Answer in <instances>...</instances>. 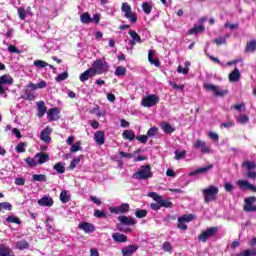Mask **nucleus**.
Wrapping results in <instances>:
<instances>
[{
    "mask_svg": "<svg viewBox=\"0 0 256 256\" xmlns=\"http://www.w3.org/2000/svg\"><path fill=\"white\" fill-rule=\"evenodd\" d=\"M230 83H237L241 79V73L239 69L235 68L228 76Z\"/></svg>",
    "mask_w": 256,
    "mask_h": 256,
    "instance_id": "a878e982",
    "label": "nucleus"
},
{
    "mask_svg": "<svg viewBox=\"0 0 256 256\" xmlns=\"http://www.w3.org/2000/svg\"><path fill=\"white\" fill-rule=\"evenodd\" d=\"M152 177L151 164L142 165L140 170L132 175V179H137L138 181H147V179H151Z\"/></svg>",
    "mask_w": 256,
    "mask_h": 256,
    "instance_id": "f257e3e1",
    "label": "nucleus"
},
{
    "mask_svg": "<svg viewBox=\"0 0 256 256\" xmlns=\"http://www.w3.org/2000/svg\"><path fill=\"white\" fill-rule=\"evenodd\" d=\"M71 153H77V151H81V142H76L74 145L70 148Z\"/></svg>",
    "mask_w": 256,
    "mask_h": 256,
    "instance_id": "4d7b16f0",
    "label": "nucleus"
},
{
    "mask_svg": "<svg viewBox=\"0 0 256 256\" xmlns=\"http://www.w3.org/2000/svg\"><path fill=\"white\" fill-rule=\"evenodd\" d=\"M37 105V117H39V119H42V117L45 116V114L47 113V106H45V102L44 101H38L36 103Z\"/></svg>",
    "mask_w": 256,
    "mask_h": 256,
    "instance_id": "6ab92c4d",
    "label": "nucleus"
},
{
    "mask_svg": "<svg viewBox=\"0 0 256 256\" xmlns=\"http://www.w3.org/2000/svg\"><path fill=\"white\" fill-rule=\"evenodd\" d=\"M78 227L86 233H93L95 231V226L89 222H82Z\"/></svg>",
    "mask_w": 256,
    "mask_h": 256,
    "instance_id": "5701e85b",
    "label": "nucleus"
},
{
    "mask_svg": "<svg viewBox=\"0 0 256 256\" xmlns=\"http://www.w3.org/2000/svg\"><path fill=\"white\" fill-rule=\"evenodd\" d=\"M218 231H219V227L217 226L209 227L198 236V240L202 241V243H207V239L211 237H215Z\"/></svg>",
    "mask_w": 256,
    "mask_h": 256,
    "instance_id": "39448f33",
    "label": "nucleus"
},
{
    "mask_svg": "<svg viewBox=\"0 0 256 256\" xmlns=\"http://www.w3.org/2000/svg\"><path fill=\"white\" fill-rule=\"evenodd\" d=\"M0 256H15V253L9 246L0 244Z\"/></svg>",
    "mask_w": 256,
    "mask_h": 256,
    "instance_id": "4be33fe9",
    "label": "nucleus"
},
{
    "mask_svg": "<svg viewBox=\"0 0 256 256\" xmlns=\"http://www.w3.org/2000/svg\"><path fill=\"white\" fill-rule=\"evenodd\" d=\"M128 34L132 38L131 45H135V43H143V40H141V36H139V34L135 32V30H130Z\"/></svg>",
    "mask_w": 256,
    "mask_h": 256,
    "instance_id": "cd10ccee",
    "label": "nucleus"
},
{
    "mask_svg": "<svg viewBox=\"0 0 256 256\" xmlns=\"http://www.w3.org/2000/svg\"><path fill=\"white\" fill-rule=\"evenodd\" d=\"M233 109H235L236 111H245V104L241 103V104H236L233 106Z\"/></svg>",
    "mask_w": 256,
    "mask_h": 256,
    "instance_id": "774afa93",
    "label": "nucleus"
},
{
    "mask_svg": "<svg viewBox=\"0 0 256 256\" xmlns=\"http://www.w3.org/2000/svg\"><path fill=\"white\" fill-rule=\"evenodd\" d=\"M70 197L67 195V191L63 190L61 193H60V201L62 203H69L70 201Z\"/></svg>",
    "mask_w": 256,
    "mask_h": 256,
    "instance_id": "603ef678",
    "label": "nucleus"
},
{
    "mask_svg": "<svg viewBox=\"0 0 256 256\" xmlns=\"http://www.w3.org/2000/svg\"><path fill=\"white\" fill-rule=\"evenodd\" d=\"M113 241L116 243H127V236L125 234H121L119 232L112 234Z\"/></svg>",
    "mask_w": 256,
    "mask_h": 256,
    "instance_id": "c85d7f7f",
    "label": "nucleus"
},
{
    "mask_svg": "<svg viewBox=\"0 0 256 256\" xmlns=\"http://www.w3.org/2000/svg\"><path fill=\"white\" fill-rule=\"evenodd\" d=\"M38 205H40V207H52L53 198H49L47 196H44L40 200H38Z\"/></svg>",
    "mask_w": 256,
    "mask_h": 256,
    "instance_id": "bb28decb",
    "label": "nucleus"
},
{
    "mask_svg": "<svg viewBox=\"0 0 256 256\" xmlns=\"http://www.w3.org/2000/svg\"><path fill=\"white\" fill-rule=\"evenodd\" d=\"M25 162L27 163L28 167H36L38 162L35 160V158L27 157L25 159Z\"/></svg>",
    "mask_w": 256,
    "mask_h": 256,
    "instance_id": "864d4df0",
    "label": "nucleus"
},
{
    "mask_svg": "<svg viewBox=\"0 0 256 256\" xmlns=\"http://www.w3.org/2000/svg\"><path fill=\"white\" fill-rule=\"evenodd\" d=\"M238 123H240L241 125H247V123H249V116L245 114H240L238 117Z\"/></svg>",
    "mask_w": 256,
    "mask_h": 256,
    "instance_id": "8fccbe9b",
    "label": "nucleus"
},
{
    "mask_svg": "<svg viewBox=\"0 0 256 256\" xmlns=\"http://www.w3.org/2000/svg\"><path fill=\"white\" fill-rule=\"evenodd\" d=\"M15 185H18L19 187H23V185H25V178L23 177L16 178Z\"/></svg>",
    "mask_w": 256,
    "mask_h": 256,
    "instance_id": "69168bd1",
    "label": "nucleus"
},
{
    "mask_svg": "<svg viewBox=\"0 0 256 256\" xmlns=\"http://www.w3.org/2000/svg\"><path fill=\"white\" fill-rule=\"evenodd\" d=\"M34 159H38V165H43V163H47L49 161V154L44 152H39L34 156Z\"/></svg>",
    "mask_w": 256,
    "mask_h": 256,
    "instance_id": "412c9836",
    "label": "nucleus"
},
{
    "mask_svg": "<svg viewBox=\"0 0 256 256\" xmlns=\"http://www.w3.org/2000/svg\"><path fill=\"white\" fill-rule=\"evenodd\" d=\"M24 99L27 101H35V95H33L30 90H26Z\"/></svg>",
    "mask_w": 256,
    "mask_h": 256,
    "instance_id": "052dcab7",
    "label": "nucleus"
},
{
    "mask_svg": "<svg viewBox=\"0 0 256 256\" xmlns=\"http://www.w3.org/2000/svg\"><path fill=\"white\" fill-rule=\"evenodd\" d=\"M242 167H245L247 171H254L256 169V163L255 161H244Z\"/></svg>",
    "mask_w": 256,
    "mask_h": 256,
    "instance_id": "4c0bfd02",
    "label": "nucleus"
},
{
    "mask_svg": "<svg viewBox=\"0 0 256 256\" xmlns=\"http://www.w3.org/2000/svg\"><path fill=\"white\" fill-rule=\"evenodd\" d=\"M8 51L9 53H16L17 55H21V50H19L15 45H9Z\"/></svg>",
    "mask_w": 256,
    "mask_h": 256,
    "instance_id": "bf43d9fd",
    "label": "nucleus"
},
{
    "mask_svg": "<svg viewBox=\"0 0 256 256\" xmlns=\"http://www.w3.org/2000/svg\"><path fill=\"white\" fill-rule=\"evenodd\" d=\"M51 133H53V128L47 126V127L40 133V139H41V141H44V143H49V141H51V137H49V135H51Z\"/></svg>",
    "mask_w": 256,
    "mask_h": 256,
    "instance_id": "f3484780",
    "label": "nucleus"
},
{
    "mask_svg": "<svg viewBox=\"0 0 256 256\" xmlns=\"http://www.w3.org/2000/svg\"><path fill=\"white\" fill-rule=\"evenodd\" d=\"M161 129L164 131V133L166 134H171L175 132V128H173V126H171V124L167 123V122H163L161 124Z\"/></svg>",
    "mask_w": 256,
    "mask_h": 256,
    "instance_id": "473e14b6",
    "label": "nucleus"
},
{
    "mask_svg": "<svg viewBox=\"0 0 256 256\" xmlns=\"http://www.w3.org/2000/svg\"><path fill=\"white\" fill-rule=\"evenodd\" d=\"M137 141H139L140 143H147V141H149V136L146 135H140V136H136Z\"/></svg>",
    "mask_w": 256,
    "mask_h": 256,
    "instance_id": "e2e57ef3",
    "label": "nucleus"
},
{
    "mask_svg": "<svg viewBox=\"0 0 256 256\" xmlns=\"http://www.w3.org/2000/svg\"><path fill=\"white\" fill-rule=\"evenodd\" d=\"M14 80L11 75L4 74L0 76V95H5V85H13Z\"/></svg>",
    "mask_w": 256,
    "mask_h": 256,
    "instance_id": "6e6552de",
    "label": "nucleus"
},
{
    "mask_svg": "<svg viewBox=\"0 0 256 256\" xmlns=\"http://www.w3.org/2000/svg\"><path fill=\"white\" fill-rule=\"evenodd\" d=\"M256 51V40L252 39L246 43L245 52L246 53H255Z\"/></svg>",
    "mask_w": 256,
    "mask_h": 256,
    "instance_id": "7c9ffc66",
    "label": "nucleus"
},
{
    "mask_svg": "<svg viewBox=\"0 0 256 256\" xmlns=\"http://www.w3.org/2000/svg\"><path fill=\"white\" fill-rule=\"evenodd\" d=\"M18 17L21 19V21H25L27 17V10H25L23 7L18 8Z\"/></svg>",
    "mask_w": 256,
    "mask_h": 256,
    "instance_id": "3c124183",
    "label": "nucleus"
},
{
    "mask_svg": "<svg viewBox=\"0 0 256 256\" xmlns=\"http://www.w3.org/2000/svg\"><path fill=\"white\" fill-rule=\"evenodd\" d=\"M157 135H159V128H157L156 126L151 127L147 131V136L148 137H157Z\"/></svg>",
    "mask_w": 256,
    "mask_h": 256,
    "instance_id": "a18cd8bd",
    "label": "nucleus"
},
{
    "mask_svg": "<svg viewBox=\"0 0 256 256\" xmlns=\"http://www.w3.org/2000/svg\"><path fill=\"white\" fill-rule=\"evenodd\" d=\"M135 216L137 219H143L147 217V210L146 209H137L135 212Z\"/></svg>",
    "mask_w": 256,
    "mask_h": 256,
    "instance_id": "49530a36",
    "label": "nucleus"
},
{
    "mask_svg": "<svg viewBox=\"0 0 256 256\" xmlns=\"http://www.w3.org/2000/svg\"><path fill=\"white\" fill-rule=\"evenodd\" d=\"M244 211L246 213H255L256 212V206L253 205V203H256V197L255 196H250L248 198L244 199Z\"/></svg>",
    "mask_w": 256,
    "mask_h": 256,
    "instance_id": "1a4fd4ad",
    "label": "nucleus"
},
{
    "mask_svg": "<svg viewBox=\"0 0 256 256\" xmlns=\"http://www.w3.org/2000/svg\"><path fill=\"white\" fill-rule=\"evenodd\" d=\"M142 9L144 13H146V15L151 14V11H153V7L151 6V4H149V2H144L142 4Z\"/></svg>",
    "mask_w": 256,
    "mask_h": 256,
    "instance_id": "09e8293b",
    "label": "nucleus"
},
{
    "mask_svg": "<svg viewBox=\"0 0 256 256\" xmlns=\"http://www.w3.org/2000/svg\"><path fill=\"white\" fill-rule=\"evenodd\" d=\"M34 67H37V69H45V67H49V63L45 60H36L34 61Z\"/></svg>",
    "mask_w": 256,
    "mask_h": 256,
    "instance_id": "79ce46f5",
    "label": "nucleus"
},
{
    "mask_svg": "<svg viewBox=\"0 0 256 256\" xmlns=\"http://www.w3.org/2000/svg\"><path fill=\"white\" fill-rule=\"evenodd\" d=\"M94 217H97L98 219H106L107 214L105 213V211L95 210Z\"/></svg>",
    "mask_w": 256,
    "mask_h": 256,
    "instance_id": "5fc2aeb1",
    "label": "nucleus"
},
{
    "mask_svg": "<svg viewBox=\"0 0 256 256\" xmlns=\"http://www.w3.org/2000/svg\"><path fill=\"white\" fill-rule=\"evenodd\" d=\"M59 113H61V111L57 107L49 109L47 111L48 121H59Z\"/></svg>",
    "mask_w": 256,
    "mask_h": 256,
    "instance_id": "4468645a",
    "label": "nucleus"
},
{
    "mask_svg": "<svg viewBox=\"0 0 256 256\" xmlns=\"http://www.w3.org/2000/svg\"><path fill=\"white\" fill-rule=\"evenodd\" d=\"M203 195L205 203H211V201H215L217 199V195H219V188L211 185L203 190Z\"/></svg>",
    "mask_w": 256,
    "mask_h": 256,
    "instance_id": "7ed1b4c3",
    "label": "nucleus"
},
{
    "mask_svg": "<svg viewBox=\"0 0 256 256\" xmlns=\"http://www.w3.org/2000/svg\"><path fill=\"white\" fill-rule=\"evenodd\" d=\"M156 53H157V51H155V50H149L148 61H149V63H151V65H155V67H160L161 61H159V59L153 58V57H155Z\"/></svg>",
    "mask_w": 256,
    "mask_h": 256,
    "instance_id": "b1692460",
    "label": "nucleus"
},
{
    "mask_svg": "<svg viewBox=\"0 0 256 256\" xmlns=\"http://www.w3.org/2000/svg\"><path fill=\"white\" fill-rule=\"evenodd\" d=\"M25 147H27V143H25V142H20V143L16 146V151H17V153H25Z\"/></svg>",
    "mask_w": 256,
    "mask_h": 256,
    "instance_id": "6e6d98bb",
    "label": "nucleus"
},
{
    "mask_svg": "<svg viewBox=\"0 0 256 256\" xmlns=\"http://www.w3.org/2000/svg\"><path fill=\"white\" fill-rule=\"evenodd\" d=\"M195 219V215L193 214H184L183 216L178 218V229H182L183 231H187V224L191 223Z\"/></svg>",
    "mask_w": 256,
    "mask_h": 256,
    "instance_id": "0eeeda50",
    "label": "nucleus"
},
{
    "mask_svg": "<svg viewBox=\"0 0 256 256\" xmlns=\"http://www.w3.org/2000/svg\"><path fill=\"white\" fill-rule=\"evenodd\" d=\"M95 71L91 70V68L84 71L82 74H80L79 79L81 83H85V81H89V79L95 77Z\"/></svg>",
    "mask_w": 256,
    "mask_h": 256,
    "instance_id": "a211bd4d",
    "label": "nucleus"
},
{
    "mask_svg": "<svg viewBox=\"0 0 256 256\" xmlns=\"http://www.w3.org/2000/svg\"><path fill=\"white\" fill-rule=\"evenodd\" d=\"M118 221L121 225H125L126 227L137 225V220H135V218L126 215L119 216Z\"/></svg>",
    "mask_w": 256,
    "mask_h": 256,
    "instance_id": "ddd939ff",
    "label": "nucleus"
},
{
    "mask_svg": "<svg viewBox=\"0 0 256 256\" xmlns=\"http://www.w3.org/2000/svg\"><path fill=\"white\" fill-rule=\"evenodd\" d=\"M236 256H256V249H246Z\"/></svg>",
    "mask_w": 256,
    "mask_h": 256,
    "instance_id": "37998d69",
    "label": "nucleus"
},
{
    "mask_svg": "<svg viewBox=\"0 0 256 256\" xmlns=\"http://www.w3.org/2000/svg\"><path fill=\"white\" fill-rule=\"evenodd\" d=\"M69 78V73H67V71L60 73L56 78L55 81L57 83H61V81H65L66 79Z\"/></svg>",
    "mask_w": 256,
    "mask_h": 256,
    "instance_id": "de8ad7c7",
    "label": "nucleus"
},
{
    "mask_svg": "<svg viewBox=\"0 0 256 256\" xmlns=\"http://www.w3.org/2000/svg\"><path fill=\"white\" fill-rule=\"evenodd\" d=\"M16 249L23 251L25 249H29V242L26 240H20L16 242Z\"/></svg>",
    "mask_w": 256,
    "mask_h": 256,
    "instance_id": "c9c22d12",
    "label": "nucleus"
},
{
    "mask_svg": "<svg viewBox=\"0 0 256 256\" xmlns=\"http://www.w3.org/2000/svg\"><path fill=\"white\" fill-rule=\"evenodd\" d=\"M193 147L194 149H200L201 153L207 154V153H211V148L209 146H207V143L203 140H196L193 143Z\"/></svg>",
    "mask_w": 256,
    "mask_h": 256,
    "instance_id": "f8f14e48",
    "label": "nucleus"
},
{
    "mask_svg": "<svg viewBox=\"0 0 256 256\" xmlns=\"http://www.w3.org/2000/svg\"><path fill=\"white\" fill-rule=\"evenodd\" d=\"M121 11L124 13V17L129 19L130 23H137V13L133 12L129 3L124 2L121 6Z\"/></svg>",
    "mask_w": 256,
    "mask_h": 256,
    "instance_id": "20e7f679",
    "label": "nucleus"
},
{
    "mask_svg": "<svg viewBox=\"0 0 256 256\" xmlns=\"http://www.w3.org/2000/svg\"><path fill=\"white\" fill-rule=\"evenodd\" d=\"M123 139H127L128 141H133L136 139L135 133H133V130H124L122 133Z\"/></svg>",
    "mask_w": 256,
    "mask_h": 256,
    "instance_id": "72a5a7b5",
    "label": "nucleus"
},
{
    "mask_svg": "<svg viewBox=\"0 0 256 256\" xmlns=\"http://www.w3.org/2000/svg\"><path fill=\"white\" fill-rule=\"evenodd\" d=\"M129 203H122L120 206L118 207H110L109 211L110 213H115L116 215H125V213H129Z\"/></svg>",
    "mask_w": 256,
    "mask_h": 256,
    "instance_id": "9b49d317",
    "label": "nucleus"
},
{
    "mask_svg": "<svg viewBox=\"0 0 256 256\" xmlns=\"http://www.w3.org/2000/svg\"><path fill=\"white\" fill-rule=\"evenodd\" d=\"M90 69L94 71V74L96 75H103V73H107V71H109V63L103 62L101 59H96L92 63V68Z\"/></svg>",
    "mask_w": 256,
    "mask_h": 256,
    "instance_id": "f03ea898",
    "label": "nucleus"
},
{
    "mask_svg": "<svg viewBox=\"0 0 256 256\" xmlns=\"http://www.w3.org/2000/svg\"><path fill=\"white\" fill-rule=\"evenodd\" d=\"M204 88L207 91H214L215 97H225V95H229V90H227V89L219 90V88H217V86H215L213 84H205Z\"/></svg>",
    "mask_w": 256,
    "mask_h": 256,
    "instance_id": "9d476101",
    "label": "nucleus"
},
{
    "mask_svg": "<svg viewBox=\"0 0 256 256\" xmlns=\"http://www.w3.org/2000/svg\"><path fill=\"white\" fill-rule=\"evenodd\" d=\"M33 181H39L41 183H46L47 181V175L45 174H34L32 176Z\"/></svg>",
    "mask_w": 256,
    "mask_h": 256,
    "instance_id": "ea45409f",
    "label": "nucleus"
},
{
    "mask_svg": "<svg viewBox=\"0 0 256 256\" xmlns=\"http://www.w3.org/2000/svg\"><path fill=\"white\" fill-rule=\"evenodd\" d=\"M114 73H115L116 77H123V75H125V73H127V68H125L123 66H118V67H116V70Z\"/></svg>",
    "mask_w": 256,
    "mask_h": 256,
    "instance_id": "c03bdc74",
    "label": "nucleus"
},
{
    "mask_svg": "<svg viewBox=\"0 0 256 256\" xmlns=\"http://www.w3.org/2000/svg\"><path fill=\"white\" fill-rule=\"evenodd\" d=\"M159 101H161L159 96L155 94H149L142 99L141 105L142 107H155Z\"/></svg>",
    "mask_w": 256,
    "mask_h": 256,
    "instance_id": "423d86ee",
    "label": "nucleus"
},
{
    "mask_svg": "<svg viewBox=\"0 0 256 256\" xmlns=\"http://www.w3.org/2000/svg\"><path fill=\"white\" fill-rule=\"evenodd\" d=\"M163 251H173V247L171 246V243L164 242L162 245Z\"/></svg>",
    "mask_w": 256,
    "mask_h": 256,
    "instance_id": "338daca9",
    "label": "nucleus"
},
{
    "mask_svg": "<svg viewBox=\"0 0 256 256\" xmlns=\"http://www.w3.org/2000/svg\"><path fill=\"white\" fill-rule=\"evenodd\" d=\"M94 141L96 142V145H105V131L98 130L94 134Z\"/></svg>",
    "mask_w": 256,
    "mask_h": 256,
    "instance_id": "2eb2a0df",
    "label": "nucleus"
},
{
    "mask_svg": "<svg viewBox=\"0 0 256 256\" xmlns=\"http://www.w3.org/2000/svg\"><path fill=\"white\" fill-rule=\"evenodd\" d=\"M205 31V26L203 25H195L193 28L188 30L187 35H197L199 33H203Z\"/></svg>",
    "mask_w": 256,
    "mask_h": 256,
    "instance_id": "c756f323",
    "label": "nucleus"
},
{
    "mask_svg": "<svg viewBox=\"0 0 256 256\" xmlns=\"http://www.w3.org/2000/svg\"><path fill=\"white\" fill-rule=\"evenodd\" d=\"M6 223H15L16 225H21V219L15 215H10L6 218Z\"/></svg>",
    "mask_w": 256,
    "mask_h": 256,
    "instance_id": "58836bf2",
    "label": "nucleus"
},
{
    "mask_svg": "<svg viewBox=\"0 0 256 256\" xmlns=\"http://www.w3.org/2000/svg\"><path fill=\"white\" fill-rule=\"evenodd\" d=\"M138 249L139 246L128 245L122 249V256H133Z\"/></svg>",
    "mask_w": 256,
    "mask_h": 256,
    "instance_id": "aec40b11",
    "label": "nucleus"
},
{
    "mask_svg": "<svg viewBox=\"0 0 256 256\" xmlns=\"http://www.w3.org/2000/svg\"><path fill=\"white\" fill-rule=\"evenodd\" d=\"M54 171H56L57 173H59L60 175H63V173H65V166L63 165V163L58 162L53 166Z\"/></svg>",
    "mask_w": 256,
    "mask_h": 256,
    "instance_id": "a19ab883",
    "label": "nucleus"
},
{
    "mask_svg": "<svg viewBox=\"0 0 256 256\" xmlns=\"http://www.w3.org/2000/svg\"><path fill=\"white\" fill-rule=\"evenodd\" d=\"M248 179L255 180L256 179V171L248 170L245 175Z\"/></svg>",
    "mask_w": 256,
    "mask_h": 256,
    "instance_id": "0e129e2a",
    "label": "nucleus"
},
{
    "mask_svg": "<svg viewBox=\"0 0 256 256\" xmlns=\"http://www.w3.org/2000/svg\"><path fill=\"white\" fill-rule=\"evenodd\" d=\"M237 185L240 189H248L249 191L256 193V186L249 183L247 180H238Z\"/></svg>",
    "mask_w": 256,
    "mask_h": 256,
    "instance_id": "dca6fc26",
    "label": "nucleus"
},
{
    "mask_svg": "<svg viewBox=\"0 0 256 256\" xmlns=\"http://www.w3.org/2000/svg\"><path fill=\"white\" fill-rule=\"evenodd\" d=\"M4 211H13V205H11L9 202H1L0 213H3Z\"/></svg>",
    "mask_w": 256,
    "mask_h": 256,
    "instance_id": "e433bc0d",
    "label": "nucleus"
},
{
    "mask_svg": "<svg viewBox=\"0 0 256 256\" xmlns=\"http://www.w3.org/2000/svg\"><path fill=\"white\" fill-rule=\"evenodd\" d=\"M224 189L227 193H233V189H235V186H233L231 182H227L224 184Z\"/></svg>",
    "mask_w": 256,
    "mask_h": 256,
    "instance_id": "680f3d73",
    "label": "nucleus"
},
{
    "mask_svg": "<svg viewBox=\"0 0 256 256\" xmlns=\"http://www.w3.org/2000/svg\"><path fill=\"white\" fill-rule=\"evenodd\" d=\"M158 202L160 204V207H165L166 209H171L173 207V202L169 200L163 199L161 196L157 198Z\"/></svg>",
    "mask_w": 256,
    "mask_h": 256,
    "instance_id": "2f4dec72",
    "label": "nucleus"
},
{
    "mask_svg": "<svg viewBox=\"0 0 256 256\" xmlns=\"http://www.w3.org/2000/svg\"><path fill=\"white\" fill-rule=\"evenodd\" d=\"M79 163H81V158L80 157L74 158L70 163L69 169H75V167H77Z\"/></svg>",
    "mask_w": 256,
    "mask_h": 256,
    "instance_id": "13d9d810",
    "label": "nucleus"
},
{
    "mask_svg": "<svg viewBox=\"0 0 256 256\" xmlns=\"http://www.w3.org/2000/svg\"><path fill=\"white\" fill-rule=\"evenodd\" d=\"M211 169H213V164H210V165L205 166V167L198 168V169L190 172L189 176L193 177L195 175H199L200 173H207V171H211Z\"/></svg>",
    "mask_w": 256,
    "mask_h": 256,
    "instance_id": "393cba45",
    "label": "nucleus"
},
{
    "mask_svg": "<svg viewBox=\"0 0 256 256\" xmlns=\"http://www.w3.org/2000/svg\"><path fill=\"white\" fill-rule=\"evenodd\" d=\"M80 20L81 23L84 24H89V23H93V18H91V15L89 14V12H85L80 16Z\"/></svg>",
    "mask_w": 256,
    "mask_h": 256,
    "instance_id": "f704fd0d",
    "label": "nucleus"
}]
</instances>
